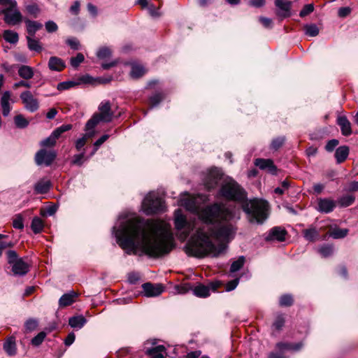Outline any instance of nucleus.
Returning a JSON list of instances; mask_svg holds the SVG:
<instances>
[{"instance_id": "nucleus-1", "label": "nucleus", "mask_w": 358, "mask_h": 358, "mask_svg": "<svg viewBox=\"0 0 358 358\" xmlns=\"http://www.w3.org/2000/svg\"><path fill=\"white\" fill-rule=\"evenodd\" d=\"M178 203L187 210L196 213L204 224L213 225H203L196 229L185 245L186 253L202 258L208 255L218 257L224 252L236 232L234 210L217 202L199 208L196 199L187 194L181 195Z\"/></svg>"}, {"instance_id": "nucleus-2", "label": "nucleus", "mask_w": 358, "mask_h": 358, "mask_svg": "<svg viewBox=\"0 0 358 358\" xmlns=\"http://www.w3.org/2000/svg\"><path fill=\"white\" fill-rule=\"evenodd\" d=\"M171 227L166 222L145 220L138 216L119 217L113 228L117 243L127 255L157 257L169 253L173 246Z\"/></svg>"}, {"instance_id": "nucleus-3", "label": "nucleus", "mask_w": 358, "mask_h": 358, "mask_svg": "<svg viewBox=\"0 0 358 358\" xmlns=\"http://www.w3.org/2000/svg\"><path fill=\"white\" fill-rule=\"evenodd\" d=\"M219 182H221L218 192L220 197L236 202H244L246 200V192L237 182L229 177L222 178V174L220 169H211L205 179V186L208 190H210L215 188Z\"/></svg>"}, {"instance_id": "nucleus-4", "label": "nucleus", "mask_w": 358, "mask_h": 358, "mask_svg": "<svg viewBox=\"0 0 358 358\" xmlns=\"http://www.w3.org/2000/svg\"><path fill=\"white\" fill-rule=\"evenodd\" d=\"M268 203L264 200L253 199L245 202L243 210L249 215L252 222L262 224L268 215Z\"/></svg>"}, {"instance_id": "nucleus-5", "label": "nucleus", "mask_w": 358, "mask_h": 358, "mask_svg": "<svg viewBox=\"0 0 358 358\" xmlns=\"http://www.w3.org/2000/svg\"><path fill=\"white\" fill-rule=\"evenodd\" d=\"M99 112L87 121L86 127L87 129H94L99 122H110L114 117V113L111 109V104L108 101H103L98 107Z\"/></svg>"}, {"instance_id": "nucleus-6", "label": "nucleus", "mask_w": 358, "mask_h": 358, "mask_svg": "<svg viewBox=\"0 0 358 358\" xmlns=\"http://www.w3.org/2000/svg\"><path fill=\"white\" fill-rule=\"evenodd\" d=\"M174 225L176 230L181 232L182 240H185L195 227L194 222L188 220L181 209L174 212Z\"/></svg>"}, {"instance_id": "nucleus-7", "label": "nucleus", "mask_w": 358, "mask_h": 358, "mask_svg": "<svg viewBox=\"0 0 358 358\" xmlns=\"http://www.w3.org/2000/svg\"><path fill=\"white\" fill-rule=\"evenodd\" d=\"M0 5L6 6L2 11L4 15V21L9 25H16L22 21V15L16 9L17 2L15 0H0Z\"/></svg>"}, {"instance_id": "nucleus-8", "label": "nucleus", "mask_w": 358, "mask_h": 358, "mask_svg": "<svg viewBox=\"0 0 358 358\" xmlns=\"http://www.w3.org/2000/svg\"><path fill=\"white\" fill-rule=\"evenodd\" d=\"M162 197L155 192H149L142 202V210L146 215H152L163 210Z\"/></svg>"}, {"instance_id": "nucleus-9", "label": "nucleus", "mask_w": 358, "mask_h": 358, "mask_svg": "<svg viewBox=\"0 0 358 358\" xmlns=\"http://www.w3.org/2000/svg\"><path fill=\"white\" fill-rule=\"evenodd\" d=\"M8 263L12 266V271L15 275H24L29 271V264L24 259L20 258L15 250L6 252Z\"/></svg>"}, {"instance_id": "nucleus-10", "label": "nucleus", "mask_w": 358, "mask_h": 358, "mask_svg": "<svg viewBox=\"0 0 358 358\" xmlns=\"http://www.w3.org/2000/svg\"><path fill=\"white\" fill-rule=\"evenodd\" d=\"M71 129V124H62V126L55 129L50 136L43 140L41 142V145L43 147L54 146L56 143V141L61 136V135Z\"/></svg>"}, {"instance_id": "nucleus-11", "label": "nucleus", "mask_w": 358, "mask_h": 358, "mask_svg": "<svg viewBox=\"0 0 358 358\" xmlns=\"http://www.w3.org/2000/svg\"><path fill=\"white\" fill-rule=\"evenodd\" d=\"M20 97L27 110L33 113L38 109V101L33 96L30 91L27 90L22 92Z\"/></svg>"}, {"instance_id": "nucleus-12", "label": "nucleus", "mask_w": 358, "mask_h": 358, "mask_svg": "<svg viewBox=\"0 0 358 358\" xmlns=\"http://www.w3.org/2000/svg\"><path fill=\"white\" fill-rule=\"evenodd\" d=\"M56 157V152L52 150L41 149L35 155V162L37 165L50 166Z\"/></svg>"}, {"instance_id": "nucleus-13", "label": "nucleus", "mask_w": 358, "mask_h": 358, "mask_svg": "<svg viewBox=\"0 0 358 358\" xmlns=\"http://www.w3.org/2000/svg\"><path fill=\"white\" fill-rule=\"evenodd\" d=\"M336 206V201L329 198L317 199V210L322 213H329L332 212Z\"/></svg>"}, {"instance_id": "nucleus-14", "label": "nucleus", "mask_w": 358, "mask_h": 358, "mask_svg": "<svg viewBox=\"0 0 358 358\" xmlns=\"http://www.w3.org/2000/svg\"><path fill=\"white\" fill-rule=\"evenodd\" d=\"M275 5L279 8L277 15L282 18L288 17L290 16V9L292 2L288 0H275Z\"/></svg>"}, {"instance_id": "nucleus-15", "label": "nucleus", "mask_w": 358, "mask_h": 358, "mask_svg": "<svg viewBox=\"0 0 358 358\" xmlns=\"http://www.w3.org/2000/svg\"><path fill=\"white\" fill-rule=\"evenodd\" d=\"M142 288L145 296L148 297L157 296L161 294L163 291V287L161 285H153L150 282L144 283Z\"/></svg>"}, {"instance_id": "nucleus-16", "label": "nucleus", "mask_w": 358, "mask_h": 358, "mask_svg": "<svg viewBox=\"0 0 358 358\" xmlns=\"http://www.w3.org/2000/svg\"><path fill=\"white\" fill-rule=\"evenodd\" d=\"M287 231L285 229L280 227H275L272 228L267 236L266 237V241H283L285 240Z\"/></svg>"}, {"instance_id": "nucleus-17", "label": "nucleus", "mask_w": 358, "mask_h": 358, "mask_svg": "<svg viewBox=\"0 0 358 358\" xmlns=\"http://www.w3.org/2000/svg\"><path fill=\"white\" fill-rule=\"evenodd\" d=\"M255 164L262 170H267L273 175L276 174L277 168L271 159L259 158L255 160Z\"/></svg>"}, {"instance_id": "nucleus-18", "label": "nucleus", "mask_w": 358, "mask_h": 358, "mask_svg": "<svg viewBox=\"0 0 358 358\" xmlns=\"http://www.w3.org/2000/svg\"><path fill=\"white\" fill-rule=\"evenodd\" d=\"M218 283H211L210 287L208 286H205L203 285H199L196 286L193 289V293L194 295L199 297H206L210 295V290L216 291L218 288Z\"/></svg>"}, {"instance_id": "nucleus-19", "label": "nucleus", "mask_w": 358, "mask_h": 358, "mask_svg": "<svg viewBox=\"0 0 358 358\" xmlns=\"http://www.w3.org/2000/svg\"><path fill=\"white\" fill-rule=\"evenodd\" d=\"M303 346V344L301 342L297 343L280 342L276 344L275 348L279 352L284 353L285 351H299Z\"/></svg>"}, {"instance_id": "nucleus-20", "label": "nucleus", "mask_w": 358, "mask_h": 358, "mask_svg": "<svg viewBox=\"0 0 358 358\" xmlns=\"http://www.w3.org/2000/svg\"><path fill=\"white\" fill-rule=\"evenodd\" d=\"M145 354L150 358H166V348L164 345H159L150 348H147Z\"/></svg>"}, {"instance_id": "nucleus-21", "label": "nucleus", "mask_w": 358, "mask_h": 358, "mask_svg": "<svg viewBox=\"0 0 358 358\" xmlns=\"http://www.w3.org/2000/svg\"><path fill=\"white\" fill-rule=\"evenodd\" d=\"M11 99V93L9 91H5L1 98V106L2 108L3 115L6 117L9 115L11 107L10 106V101Z\"/></svg>"}, {"instance_id": "nucleus-22", "label": "nucleus", "mask_w": 358, "mask_h": 358, "mask_svg": "<svg viewBox=\"0 0 358 358\" xmlns=\"http://www.w3.org/2000/svg\"><path fill=\"white\" fill-rule=\"evenodd\" d=\"M51 187L50 180L43 178L38 180L34 185V191L36 194H45Z\"/></svg>"}, {"instance_id": "nucleus-23", "label": "nucleus", "mask_w": 358, "mask_h": 358, "mask_svg": "<svg viewBox=\"0 0 358 358\" xmlns=\"http://www.w3.org/2000/svg\"><path fill=\"white\" fill-rule=\"evenodd\" d=\"M337 124L340 126L343 135L349 136L352 134L350 122L345 116H338Z\"/></svg>"}, {"instance_id": "nucleus-24", "label": "nucleus", "mask_w": 358, "mask_h": 358, "mask_svg": "<svg viewBox=\"0 0 358 358\" xmlns=\"http://www.w3.org/2000/svg\"><path fill=\"white\" fill-rule=\"evenodd\" d=\"M86 322L87 320L82 315H75L69 319V324L75 329H80Z\"/></svg>"}, {"instance_id": "nucleus-25", "label": "nucleus", "mask_w": 358, "mask_h": 358, "mask_svg": "<svg viewBox=\"0 0 358 358\" xmlns=\"http://www.w3.org/2000/svg\"><path fill=\"white\" fill-rule=\"evenodd\" d=\"M65 66L64 62L57 57H51L49 59L48 67L52 71H61Z\"/></svg>"}, {"instance_id": "nucleus-26", "label": "nucleus", "mask_w": 358, "mask_h": 358, "mask_svg": "<svg viewBox=\"0 0 358 358\" xmlns=\"http://www.w3.org/2000/svg\"><path fill=\"white\" fill-rule=\"evenodd\" d=\"M27 31L28 36H34L37 31L40 30L43 27V24L37 21H33L30 20H25Z\"/></svg>"}, {"instance_id": "nucleus-27", "label": "nucleus", "mask_w": 358, "mask_h": 358, "mask_svg": "<svg viewBox=\"0 0 358 358\" xmlns=\"http://www.w3.org/2000/svg\"><path fill=\"white\" fill-rule=\"evenodd\" d=\"M77 297V294L74 292L63 294L59 300V306L64 308L71 305Z\"/></svg>"}, {"instance_id": "nucleus-28", "label": "nucleus", "mask_w": 358, "mask_h": 358, "mask_svg": "<svg viewBox=\"0 0 358 358\" xmlns=\"http://www.w3.org/2000/svg\"><path fill=\"white\" fill-rule=\"evenodd\" d=\"M85 131L86 133L83 135V136L80 138H78L76 141V148L78 151L80 150L85 146V145L87 143V141L89 138H92L95 134L94 129H87L86 127Z\"/></svg>"}, {"instance_id": "nucleus-29", "label": "nucleus", "mask_w": 358, "mask_h": 358, "mask_svg": "<svg viewBox=\"0 0 358 358\" xmlns=\"http://www.w3.org/2000/svg\"><path fill=\"white\" fill-rule=\"evenodd\" d=\"M3 350L10 355H14L16 353L15 338L13 336L8 337L3 343Z\"/></svg>"}, {"instance_id": "nucleus-30", "label": "nucleus", "mask_w": 358, "mask_h": 358, "mask_svg": "<svg viewBox=\"0 0 358 358\" xmlns=\"http://www.w3.org/2000/svg\"><path fill=\"white\" fill-rule=\"evenodd\" d=\"M146 73V69L143 66L137 63L131 64V69L130 71V76L134 79L139 78Z\"/></svg>"}, {"instance_id": "nucleus-31", "label": "nucleus", "mask_w": 358, "mask_h": 358, "mask_svg": "<svg viewBox=\"0 0 358 358\" xmlns=\"http://www.w3.org/2000/svg\"><path fill=\"white\" fill-rule=\"evenodd\" d=\"M349 155V148L348 146L343 145L338 148L335 152V157L336 162L340 164L344 162Z\"/></svg>"}, {"instance_id": "nucleus-32", "label": "nucleus", "mask_w": 358, "mask_h": 358, "mask_svg": "<svg viewBox=\"0 0 358 358\" xmlns=\"http://www.w3.org/2000/svg\"><path fill=\"white\" fill-rule=\"evenodd\" d=\"M18 74L22 78L29 80L32 78L34 75V69L29 66L22 65L18 69Z\"/></svg>"}, {"instance_id": "nucleus-33", "label": "nucleus", "mask_w": 358, "mask_h": 358, "mask_svg": "<svg viewBox=\"0 0 358 358\" xmlns=\"http://www.w3.org/2000/svg\"><path fill=\"white\" fill-rule=\"evenodd\" d=\"M348 234V229H341L337 227L330 228L329 231V235L335 238H343L345 237Z\"/></svg>"}, {"instance_id": "nucleus-34", "label": "nucleus", "mask_w": 358, "mask_h": 358, "mask_svg": "<svg viewBox=\"0 0 358 358\" xmlns=\"http://www.w3.org/2000/svg\"><path fill=\"white\" fill-rule=\"evenodd\" d=\"M27 46L30 50L36 51L37 52H40L43 48L40 43V41L37 39H35L34 36H27Z\"/></svg>"}, {"instance_id": "nucleus-35", "label": "nucleus", "mask_w": 358, "mask_h": 358, "mask_svg": "<svg viewBox=\"0 0 358 358\" xmlns=\"http://www.w3.org/2000/svg\"><path fill=\"white\" fill-rule=\"evenodd\" d=\"M3 37L6 42L12 44L17 43L19 40L18 34L11 30H5L3 34Z\"/></svg>"}, {"instance_id": "nucleus-36", "label": "nucleus", "mask_w": 358, "mask_h": 358, "mask_svg": "<svg viewBox=\"0 0 358 358\" xmlns=\"http://www.w3.org/2000/svg\"><path fill=\"white\" fill-rule=\"evenodd\" d=\"M303 29L305 34L310 37H315L320 33V29L315 24H306Z\"/></svg>"}, {"instance_id": "nucleus-37", "label": "nucleus", "mask_w": 358, "mask_h": 358, "mask_svg": "<svg viewBox=\"0 0 358 358\" xmlns=\"http://www.w3.org/2000/svg\"><path fill=\"white\" fill-rule=\"evenodd\" d=\"M304 238L308 241H315L319 238V232L315 228H309L303 231Z\"/></svg>"}, {"instance_id": "nucleus-38", "label": "nucleus", "mask_w": 358, "mask_h": 358, "mask_svg": "<svg viewBox=\"0 0 358 358\" xmlns=\"http://www.w3.org/2000/svg\"><path fill=\"white\" fill-rule=\"evenodd\" d=\"M44 227L43 220L38 217H34L31 221V228L34 234L42 231Z\"/></svg>"}, {"instance_id": "nucleus-39", "label": "nucleus", "mask_w": 358, "mask_h": 358, "mask_svg": "<svg viewBox=\"0 0 358 358\" xmlns=\"http://www.w3.org/2000/svg\"><path fill=\"white\" fill-rule=\"evenodd\" d=\"M355 201V196L352 194H347L341 196L338 200V203L341 207H348L351 206Z\"/></svg>"}, {"instance_id": "nucleus-40", "label": "nucleus", "mask_w": 358, "mask_h": 358, "mask_svg": "<svg viewBox=\"0 0 358 358\" xmlns=\"http://www.w3.org/2000/svg\"><path fill=\"white\" fill-rule=\"evenodd\" d=\"M14 122L16 127L20 129L26 128L29 125V121L22 115L15 116Z\"/></svg>"}, {"instance_id": "nucleus-41", "label": "nucleus", "mask_w": 358, "mask_h": 358, "mask_svg": "<svg viewBox=\"0 0 358 358\" xmlns=\"http://www.w3.org/2000/svg\"><path fill=\"white\" fill-rule=\"evenodd\" d=\"M13 227L20 230L24 229V218L21 214H17L14 216L13 219Z\"/></svg>"}, {"instance_id": "nucleus-42", "label": "nucleus", "mask_w": 358, "mask_h": 358, "mask_svg": "<svg viewBox=\"0 0 358 358\" xmlns=\"http://www.w3.org/2000/svg\"><path fill=\"white\" fill-rule=\"evenodd\" d=\"M25 8L27 13L34 17H36L41 12L40 8L35 3L26 6Z\"/></svg>"}, {"instance_id": "nucleus-43", "label": "nucleus", "mask_w": 358, "mask_h": 358, "mask_svg": "<svg viewBox=\"0 0 358 358\" xmlns=\"http://www.w3.org/2000/svg\"><path fill=\"white\" fill-rule=\"evenodd\" d=\"M245 262V258L244 257L241 256L236 261H234L230 268V271L231 273H234L240 270L242 266H243Z\"/></svg>"}, {"instance_id": "nucleus-44", "label": "nucleus", "mask_w": 358, "mask_h": 358, "mask_svg": "<svg viewBox=\"0 0 358 358\" xmlns=\"http://www.w3.org/2000/svg\"><path fill=\"white\" fill-rule=\"evenodd\" d=\"M285 137L280 136L274 138L271 143V148L274 150H278L284 144Z\"/></svg>"}, {"instance_id": "nucleus-45", "label": "nucleus", "mask_w": 358, "mask_h": 358, "mask_svg": "<svg viewBox=\"0 0 358 358\" xmlns=\"http://www.w3.org/2000/svg\"><path fill=\"white\" fill-rule=\"evenodd\" d=\"M111 55V50L107 47H102L96 52V56L101 59L108 58Z\"/></svg>"}, {"instance_id": "nucleus-46", "label": "nucleus", "mask_w": 358, "mask_h": 358, "mask_svg": "<svg viewBox=\"0 0 358 358\" xmlns=\"http://www.w3.org/2000/svg\"><path fill=\"white\" fill-rule=\"evenodd\" d=\"M85 59L82 53H78L76 57L71 58V65L73 68H77Z\"/></svg>"}, {"instance_id": "nucleus-47", "label": "nucleus", "mask_w": 358, "mask_h": 358, "mask_svg": "<svg viewBox=\"0 0 358 358\" xmlns=\"http://www.w3.org/2000/svg\"><path fill=\"white\" fill-rule=\"evenodd\" d=\"M46 336V334L44 331H41L35 337H34L31 340V344L35 346H38L42 343L43 340Z\"/></svg>"}, {"instance_id": "nucleus-48", "label": "nucleus", "mask_w": 358, "mask_h": 358, "mask_svg": "<svg viewBox=\"0 0 358 358\" xmlns=\"http://www.w3.org/2000/svg\"><path fill=\"white\" fill-rule=\"evenodd\" d=\"M163 99L162 94L160 93H157L150 98V105L151 108L157 106L160 101Z\"/></svg>"}, {"instance_id": "nucleus-49", "label": "nucleus", "mask_w": 358, "mask_h": 358, "mask_svg": "<svg viewBox=\"0 0 358 358\" xmlns=\"http://www.w3.org/2000/svg\"><path fill=\"white\" fill-rule=\"evenodd\" d=\"M319 252L322 257H327L333 254L334 248L331 245H324L320 248Z\"/></svg>"}, {"instance_id": "nucleus-50", "label": "nucleus", "mask_w": 358, "mask_h": 358, "mask_svg": "<svg viewBox=\"0 0 358 358\" xmlns=\"http://www.w3.org/2000/svg\"><path fill=\"white\" fill-rule=\"evenodd\" d=\"M293 303V299L291 295L285 294L280 299V304L282 306H289Z\"/></svg>"}, {"instance_id": "nucleus-51", "label": "nucleus", "mask_w": 358, "mask_h": 358, "mask_svg": "<svg viewBox=\"0 0 358 358\" xmlns=\"http://www.w3.org/2000/svg\"><path fill=\"white\" fill-rule=\"evenodd\" d=\"M66 44L73 50L80 49V44L79 41L76 38H69L66 41Z\"/></svg>"}, {"instance_id": "nucleus-52", "label": "nucleus", "mask_w": 358, "mask_h": 358, "mask_svg": "<svg viewBox=\"0 0 358 358\" xmlns=\"http://www.w3.org/2000/svg\"><path fill=\"white\" fill-rule=\"evenodd\" d=\"M314 10V6L313 4H306L304 6V7L302 8V10L300 11L299 15L301 17H303L310 13H311Z\"/></svg>"}, {"instance_id": "nucleus-53", "label": "nucleus", "mask_w": 358, "mask_h": 358, "mask_svg": "<svg viewBox=\"0 0 358 358\" xmlns=\"http://www.w3.org/2000/svg\"><path fill=\"white\" fill-rule=\"evenodd\" d=\"M75 85H76V83H74L73 81L62 82L57 85V90L62 91V90H68Z\"/></svg>"}, {"instance_id": "nucleus-54", "label": "nucleus", "mask_w": 358, "mask_h": 358, "mask_svg": "<svg viewBox=\"0 0 358 358\" xmlns=\"http://www.w3.org/2000/svg\"><path fill=\"white\" fill-rule=\"evenodd\" d=\"M285 319L282 315H278L275 318V322L273 324V327L276 330H280L282 327L284 326Z\"/></svg>"}, {"instance_id": "nucleus-55", "label": "nucleus", "mask_w": 358, "mask_h": 358, "mask_svg": "<svg viewBox=\"0 0 358 358\" xmlns=\"http://www.w3.org/2000/svg\"><path fill=\"white\" fill-rule=\"evenodd\" d=\"M109 138V135L104 134L101 137H100L96 142L94 143V150L92 152V155L94 154V152L98 150V148L105 142L108 140Z\"/></svg>"}, {"instance_id": "nucleus-56", "label": "nucleus", "mask_w": 358, "mask_h": 358, "mask_svg": "<svg viewBox=\"0 0 358 358\" xmlns=\"http://www.w3.org/2000/svg\"><path fill=\"white\" fill-rule=\"evenodd\" d=\"M38 325L37 321L34 319H29L25 322V328L27 331H31L34 330Z\"/></svg>"}, {"instance_id": "nucleus-57", "label": "nucleus", "mask_w": 358, "mask_h": 358, "mask_svg": "<svg viewBox=\"0 0 358 358\" xmlns=\"http://www.w3.org/2000/svg\"><path fill=\"white\" fill-rule=\"evenodd\" d=\"M45 29H46L47 31L50 32V33L55 32L58 29L57 24L52 20H50V21H48L47 22H45Z\"/></svg>"}, {"instance_id": "nucleus-58", "label": "nucleus", "mask_w": 358, "mask_h": 358, "mask_svg": "<svg viewBox=\"0 0 358 358\" xmlns=\"http://www.w3.org/2000/svg\"><path fill=\"white\" fill-rule=\"evenodd\" d=\"M339 142L336 139H332L327 142L325 149L328 152H332L334 148L338 145Z\"/></svg>"}, {"instance_id": "nucleus-59", "label": "nucleus", "mask_w": 358, "mask_h": 358, "mask_svg": "<svg viewBox=\"0 0 358 358\" xmlns=\"http://www.w3.org/2000/svg\"><path fill=\"white\" fill-rule=\"evenodd\" d=\"M259 20L265 28L269 29L273 27V21L270 18L261 16Z\"/></svg>"}, {"instance_id": "nucleus-60", "label": "nucleus", "mask_w": 358, "mask_h": 358, "mask_svg": "<svg viewBox=\"0 0 358 358\" xmlns=\"http://www.w3.org/2000/svg\"><path fill=\"white\" fill-rule=\"evenodd\" d=\"M85 157V152H82L78 155H76L73 156L72 163L76 165L80 166L83 163V159Z\"/></svg>"}, {"instance_id": "nucleus-61", "label": "nucleus", "mask_w": 358, "mask_h": 358, "mask_svg": "<svg viewBox=\"0 0 358 358\" xmlns=\"http://www.w3.org/2000/svg\"><path fill=\"white\" fill-rule=\"evenodd\" d=\"M239 282V280L238 278H236L234 280H232L229 282H228L226 285L225 289L227 292H230L234 290L238 285Z\"/></svg>"}, {"instance_id": "nucleus-62", "label": "nucleus", "mask_w": 358, "mask_h": 358, "mask_svg": "<svg viewBox=\"0 0 358 358\" xmlns=\"http://www.w3.org/2000/svg\"><path fill=\"white\" fill-rule=\"evenodd\" d=\"M289 187V182L287 181H283L281 184L280 187H278L275 189L274 192L278 194H282L285 190H287Z\"/></svg>"}, {"instance_id": "nucleus-63", "label": "nucleus", "mask_w": 358, "mask_h": 358, "mask_svg": "<svg viewBox=\"0 0 358 358\" xmlns=\"http://www.w3.org/2000/svg\"><path fill=\"white\" fill-rule=\"evenodd\" d=\"M266 3V0H250L249 5L255 8H261Z\"/></svg>"}, {"instance_id": "nucleus-64", "label": "nucleus", "mask_w": 358, "mask_h": 358, "mask_svg": "<svg viewBox=\"0 0 358 358\" xmlns=\"http://www.w3.org/2000/svg\"><path fill=\"white\" fill-rule=\"evenodd\" d=\"M75 334L73 333H70L68 334L67 337L66 338L64 341V343L66 345L69 346L71 345L75 341Z\"/></svg>"}]
</instances>
